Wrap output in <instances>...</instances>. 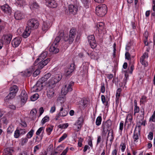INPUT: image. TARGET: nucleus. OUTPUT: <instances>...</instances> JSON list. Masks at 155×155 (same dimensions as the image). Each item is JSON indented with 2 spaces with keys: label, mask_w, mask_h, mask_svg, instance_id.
Masks as SVG:
<instances>
[{
  "label": "nucleus",
  "mask_w": 155,
  "mask_h": 155,
  "mask_svg": "<svg viewBox=\"0 0 155 155\" xmlns=\"http://www.w3.org/2000/svg\"><path fill=\"white\" fill-rule=\"evenodd\" d=\"M39 95L38 94H35L31 97V100L32 101H35L37 100L39 97Z\"/></svg>",
  "instance_id": "obj_35"
},
{
  "label": "nucleus",
  "mask_w": 155,
  "mask_h": 155,
  "mask_svg": "<svg viewBox=\"0 0 155 155\" xmlns=\"http://www.w3.org/2000/svg\"><path fill=\"white\" fill-rule=\"evenodd\" d=\"M95 11L96 14L98 16L102 17L107 13V6L104 4H100L96 7Z\"/></svg>",
  "instance_id": "obj_3"
},
{
  "label": "nucleus",
  "mask_w": 155,
  "mask_h": 155,
  "mask_svg": "<svg viewBox=\"0 0 155 155\" xmlns=\"http://www.w3.org/2000/svg\"><path fill=\"white\" fill-rule=\"evenodd\" d=\"M84 121L83 117L82 116H81L80 117L78 120L77 122V124L78 125H81L83 122Z\"/></svg>",
  "instance_id": "obj_42"
},
{
  "label": "nucleus",
  "mask_w": 155,
  "mask_h": 155,
  "mask_svg": "<svg viewBox=\"0 0 155 155\" xmlns=\"http://www.w3.org/2000/svg\"><path fill=\"white\" fill-rule=\"evenodd\" d=\"M20 39H13L12 43L13 46L15 47H18L21 42Z\"/></svg>",
  "instance_id": "obj_22"
},
{
  "label": "nucleus",
  "mask_w": 155,
  "mask_h": 155,
  "mask_svg": "<svg viewBox=\"0 0 155 155\" xmlns=\"http://www.w3.org/2000/svg\"><path fill=\"white\" fill-rule=\"evenodd\" d=\"M153 133L151 132H150L149 133V135L148 136V138L150 140H152L153 139Z\"/></svg>",
  "instance_id": "obj_62"
},
{
  "label": "nucleus",
  "mask_w": 155,
  "mask_h": 155,
  "mask_svg": "<svg viewBox=\"0 0 155 155\" xmlns=\"http://www.w3.org/2000/svg\"><path fill=\"white\" fill-rule=\"evenodd\" d=\"M74 84V82L71 81L70 82L69 84H68V87H67V88L68 90V91H72V86Z\"/></svg>",
  "instance_id": "obj_36"
},
{
  "label": "nucleus",
  "mask_w": 155,
  "mask_h": 155,
  "mask_svg": "<svg viewBox=\"0 0 155 155\" xmlns=\"http://www.w3.org/2000/svg\"><path fill=\"white\" fill-rule=\"evenodd\" d=\"M114 139L113 136V131L112 130H110L108 134L107 139L106 143H107V141L109 139L110 141H112Z\"/></svg>",
  "instance_id": "obj_21"
},
{
  "label": "nucleus",
  "mask_w": 155,
  "mask_h": 155,
  "mask_svg": "<svg viewBox=\"0 0 155 155\" xmlns=\"http://www.w3.org/2000/svg\"><path fill=\"white\" fill-rule=\"evenodd\" d=\"M69 91L67 88V86L65 85V87L62 89L61 93L63 94L64 95H65Z\"/></svg>",
  "instance_id": "obj_41"
},
{
  "label": "nucleus",
  "mask_w": 155,
  "mask_h": 155,
  "mask_svg": "<svg viewBox=\"0 0 155 155\" xmlns=\"http://www.w3.org/2000/svg\"><path fill=\"white\" fill-rule=\"evenodd\" d=\"M0 122L4 124H6L8 123V120L5 117H4L1 119Z\"/></svg>",
  "instance_id": "obj_53"
},
{
  "label": "nucleus",
  "mask_w": 155,
  "mask_h": 155,
  "mask_svg": "<svg viewBox=\"0 0 155 155\" xmlns=\"http://www.w3.org/2000/svg\"><path fill=\"white\" fill-rule=\"evenodd\" d=\"M13 128L11 127H9L7 129V132L8 134H11L13 131Z\"/></svg>",
  "instance_id": "obj_64"
},
{
  "label": "nucleus",
  "mask_w": 155,
  "mask_h": 155,
  "mask_svg": "<svg viewBox=\"0 0 155 155\" xmlns=\"http://www.w3.org/2000/svg\"><path fill=\"white\" fill-rule=\"evenodd\" d=\"M81 1L86 8L88 7L90 3V0H81Z\"/></svg>",
  "instance_id": "obj_32"
},
{
  "label": "nucleus",
  "mask_w": 155,
  "mask_h": 155,
  "mask_svg": "<svg viewBox=\"0 0 155 155\" xmlns=\"http://www.w3.org/2000/svg\"><path fill=\"white\" fill-rule=\"evenodd\" d=\"M111 123L110 120H107V121L103 123L102 128L103 129V134L106 135L107 131H109V130L110 128Z\"/></svg>",
  "instance_id": "obj_5"
},
{
  "label": "nucleus",
  "mask_w": 155,
  "mask_h": 155,
  "mask_svg": "<svg viewBox=\"0 0 155 155\" xmlns=\"http://www.w3.org/2000/svg\"><path fill=\"white\" fill-rule=\"evenodd\" d=\"M51 22L48 21H44L42 27V30L46 32L51 26Z\"/></svg>",
  "instance_id": "obj_10"
},
{
  "label": "nucleus",
  "mask_w": 155,
  "mask_h": 155,
  "mask_svg": "<svg viewBox=\"0 0 155 155\" xmlns=\"http://www.w3.org/2000/svg\"><path fill=\"white\" fill-rule=\"evenodd\" d=\"M130 68L128 69V70H129V72L130 74H132L134 69V66L133 64H130Z\"/></svg>",
  "instance_id": "obj_59"
},
{
  "label": "nucleus",
  "mask_w": 155,
  "mask_h": 155,
  "mask_svg": "<svg viewBox=\"0 0 155 155\" xmlns=\"http://www.w3.org/2000/svg\"><path fill=\"white\" fill-rule=\"evenodd\" d=\"M41 147V145H38L35 146L34 147V153H35L36 151L37 150H39L40 148Z\"/></svg>",
  "instance_id": "obj_60"
},
{
  "label": "nucleus",
  "mask_w": 155,
  "mask_h": 155,
  "mask_svg": "<svg viewBox=\"0 0 155 155\" xmlns=\"http://www.w3.org/2000/svg\"><path fill=\"white\" fill-rule=\"evenodd\" d=\"M34 130H31L27 134V137L28 138H30L32 136L33 134Z\"/></svg>",
  "instance_id": "obj_50"
},
{
  "label": "nucleus",
  "mask_w": 155,
  "mask_h": 155,
  "mask_svg": "<svg viewBox=\"0 0 155 155\" xmlns=\"http://www.w3.org/2000/svg\"><path fill=\"white\" fill-rule=\"evenodd\" d=\"M102 121V117L101 116H99L97 117L96 121V125L98 126L100 125Z\"/></svg>",
  "instance_id": "obj_34"
},
{
  "label": "nucleus",
  "mask_w": 155,
  "mask_h": 155,
  "mask_svg": "<svg viewBox=\"0 0 155 155\" xmlns=\"http://www.w3.org/2000/svg\"><path fill=\"white\" fill-rule=\"evenodd\" d=\"M120 147H121V151L123 152H124L126 147L125 143H121L120 145Z\"/></svg>",
  "instance_id": "obj_46"
},
{
  "label": "nucleus",
  "mask_w": 155,
  "mask_h": 155,
  "mask_svg": "<svg viewBox=\"0 0 155 155\" xmlns=\"http://www.w3.org/2000/svg\"><path fill=\"white\" fill-rule=\"evenodd\" d=\"M38 25V21L35 18H32L28 21L26 27L31 30L37 28Z\"/></svg>",
  "instance_id": "obj_4"
},
{
  "label": "nucleus",
  "mask_w": 155,
  "mask_h": 155,
  "mask_svg": "<svg viewBox=\"0 0 155 155\" xmlns=\"http://www.w3.org/2000/svg\"><path fill=\"white\" fill-rule=\"evenodd\" d=\"M47 90L46 95L48 98L51 99L55 95L54 90L52 87H48Z\"/></svg>",
  "instance_id": "obj_8"
},
{
  "label": "nucleus",
  "mask_w": 155,
  "mask_h": 155,
  "mask_svg": "<svg viewBox=\"0 0 155 155\" xmlns=\"http://www.w3.org/2000/svg\"><path fill=\"white\" fill-rule=\"evenodd\" d=\"M50 59L49 58H47L44 61H39L38 62H37V64H38V68L39 69H41L45 65H46L50 61Z\"/></svg>",
  "instance_id": "obj_7"
},
{
  "label": "nucleus",
  "mask_w": 155,
  "mask_h": 155,
  "mask_svg": "<svg viewBox=\"0 0 155 155\" xmlns=\"http://www.w3.org/2000/svg\"><path fill=\"white\" fill-rule=\"evenodd\" d=\"M79 140H78V145L79 147H81L82 145V142L83 141V139L81 137L78 138Z\"/></svg>",
  "instance_id": "obj_57"
},
{
  "label": "nucleus",
  "mask_w": 155,
  "mask_h": 155,
  "mask_svg": "<svg viewBox=\"0 0 155 155\" xmlns=\"http://www.w3.org/2000/svg\"><path fill=\"white\" fill-rule=\"evenodd\" d=\"M155 122V110L154 111L153 114L149 119V121Z\"/></svg>",
  "instance_id": "obj_51"
},
{
  "label": "nucleus",
  "mask_w": 155,
  "mask_h": 155,
  "mask_svg": "<svg viewBox=\"0 0 155 155\" xmlns=\"http://www.w3.org/2000/svg\"><path fill=\"white\" fill-rule=\"evenodd\" d=\"M90 42V44L91 47L93 48H94L97 46L95 39H89L88 41Z\"/></svg>",
  "instance_id": "obj_23"
},
{
  "label": "nucleus",
  "mask_w": 155,
  "mask_h": 155,
  "mask_svg": "<svg viewBox=\"0 0 155 155\" xmlns=\"http://www.w3.org/2000/svg\"><path fill=\"white\" fill-rule=\"evenodd\" d=\"M35 85L37 87L40 91L42 89L43 85V84L41 82H40V81H38Z\"/></svg>",
  "instance_id": "obj_31"
},
{
  "label": "nucleus",
  "mask_w": 155,
  "mask_h": 155,
  "mask_svg": "<svg viewBox=\"0 0 155 155\" xmlns=\"http://www.w3.org/2000/svg\"><path fill=\"white\" fill-rule=\"evenodd\" d=\"M49 51L53 54H56L59 52V50L58 48H57V47L54 45H51L49 49Z\"/></svg>",
  "instance_id": "obj_17"
},
{
  "label": "nucleus",
  "mask_w": 155,
  "mask_h": 155,
  "mask_svg": "<svg viewBox=\"0 0 155 155\" xmlns=\"http://www.w3.org/2000/svg\"><path fill=\"white\" fill-rule=\"evenodd\" d=\"M37 113V110L36 109H32L30 112V114L33 116V117H35Z\"/></svg>",
  "instance_id": "obj_52"
},
{
  "label": "nucleus",
  "mask_w": 155,
  "mask_h": 155,
  "mask_svg": "<svg viewBox=\"0 0 155 155\" xmlns=\"http://www.w3.org/2000/svg\"><path fill=\"white\" fill-rule=\"evenodd\" d=\"M140 61L143 65L145 66H147L148 65V63L147 61L144 60V59H143L142 58H140Z\"/></svg>",
  "instance_id": "obj_49"
},
{
  "label": "nucleus",
  "mask_w": 155,
  "mask_h": 155,
  "mask_svg": "<svg viewBox=\"0 0 155 155\" xmlns=\"http://www.w3.org/2000/svg\"><path fill=\"white\" fill-rule=\"evenodd\" d=\"M46 3L52 8H55L57 6V3L54 0H45Z\"/></svg>",
  "instance_id": "obj_15"
},
{
  "label": "nucleus",
  "mask_w": 155,
  "mask_h": 155,
  "mask_svg": "<svg viewBox=\"0 0 155 155\" xmlns=\"http://www.w3.org/2000/svg\"><path fill=\"white\" fill-rule=\"evenodd\" d=\"M139 111L140 109L139 107L138 106L134 107V115H135L136 113H139Z\"/></svg>",
  "instance_id": "obj_56"
},
{
  "label": "nucleus",
  "mask_w": 155,
  "mask_h": 155,
  "mask_svg": "<svg viewBox=\"0 0 155 155\" xmlns=\"http://www.w3.org/2000/svg\"><path fill=\"white\" fill-rule=\"evenodd\" d=\"M57 82H55L54 79L53 77L49 81V86L48 87H54L55 85Z\"/></svg>",
  "instance_id": "obj_26"
},
{
  "label": "nucleus",
  "mask_w": 155,
  "mask_h": 155,
  "mask_svg": "<svg viewBox=\"0 0 155 155\" xmlns=\"http://www.w3.org/2000/svg\"><path fill=\"white\" fill-rule=\"evenodd\" d=\"M76 34V30L74 28L70 29L69 32V38H74Z\"/></svg>",
  "instance_id": "obj_19"
},
{
  "label": "nucleus",
  "mask_w": 155,
  "mask_h": 155,
  "mask_svg": "<svg viewBox=\"0 0 155 155\" xmlns=\"http://www.w3.org/2000/svg\"><path fill=\"white\" fill-rule=\"evenodd\" d=\"M97 53L95 52H93L91 54V59H98L97 56Z\"/></svg>",
  "instance_id": "obj_47"
},
{
  "label": "nucleus",
  "mask_w": 155,
  "mask_h": 155,
  "mask_svg": "<svg viewBox=\"0 0 155 155\" xmlns=\"http://www.w3.org/2000/svg\"><path fill=\"white\" fill-rule=\"evenodd\" d=\"M21 135L18 130L17 129L15 132L14 136L15 138H18Z\"/></svg>",
  "instance_id": "obj_45"
},
{
  "label": "nucleus",
  "mask_w": 155,
  "mask_h": 155,
  "mask_svg": "<svg viewBox=\"0 0 155 155\" xmlns=\"http://www.w3.org/2000/svg\"><path fill=\"white\" fill-rule=\"evenodd\" d=\"M31 69H29L26 70L24 73V75L26 77L30 76L32 74L33 70H32Z\"/></svg>",
  "instance_id": "obj_27"
},
{
  "label": "nucleus",
  "mask_w": 155,
  "mask_h": 155,
  "mask_svg": "<svg viewBox=\"0 0 155 155\" xmlns=\"http://www.w3.org/2000/svg\"><path fill=\"white\" fill-rule=\"evenodd\" d=\"M136 127H135L133 137L134 139V141L137 142V140H138L139 139V136L138 133H136Z\"/></svg>",
  "instance_id": "obj_29"
},
{
  "label": "nucleus",
  "mask_w": 155,
  "mask_h": 155,
  "mask_svg": "<svg viewBox=\"0 0 155 155\" xmlns=\"http://www.w3.org/2000/svg\"><path fill=\"white\" fill-rule=\"evenodd\" d=\"M49 120V117L46 116L42 119L41 121V123L42 124H44L45 123L48 121Z\"/></svg>",
  "instance_id": "obj_43"
},
{
  "label": "nucleus",
  "mask_w": 155,
  "mask_h": 155,
  "mask_svg": "<svg viewBox=\"0 0 155 155\" xmlns=\"http://www.w3.org/2000/svg\"><path fill=\"white\" fill-rule=\"evenodd\" d=\"M30 8L31 9H38L39 6L38 4L36 2L33 1L31 3Z\"/></svg>",
  "instance_id": "obj_24"
},
{
  "label": "nucleus",
  "mask_w": 155,
  "mask_h": 155,
  "mask_svg": "<svg viewBox=\"0 0 155 155\" xmlns=\"http://www.w3.org/2000/svg\"><path fill=\"white\" fill-rule=\"evenodd\" d=\"M75 65L74 63L71 64L69 68L66 69L65 71V75L67 76L70 75L74 71Z\"/></svg>",
  "instance_id": "obj_12"
},
{
  "label": "nucleus",
  "mask_w": 155,
  "mask_h": 155,
  "mask_svg": "<svg viewBox=\"0 0 155 155\" xmlns=\"http://www.w3.org/2000/svg\"><path fill=\"white\" fill-rule=\"evenodd\" d=\"M121 91V89L120 88H118L117 90L116 93V99H117L118 100L119 98Z\"/></svg>",
  "instance_id": "obj_39"
},
{
  "label": "nucleus",
  "mask_w": 155,
  "mask_h": 155,
  "mask_svg": "<svg viewBox=\"0 0 155 155\" xmlns=\"http://www.w3.org/2000/svg\"><path fill=\"white\" fill-rule=\"evenodd\" d=\"M31 31L28 28H27L22 35V37L24 38H27L30 35Z\"/></svg>",
  "instance_id": "obj_18"
},
{
  "label": "nucleus",
  "mask_w": 155,
  "mask_h": 155,
  "mask_svg": "<svg viewBox=\"0 0 155 155\" xmlns=\"http://www.w3.org/2000/svg\"><path fill=\"white\" fill-rule=\"evenodd\" d=\"M16 5L21 7L25 4V2L24 0H16Z\"/></svg>",
  "instance_id": "obj_28"
},
{
  "label": "nucleus",
  "mask_w": 155,
  "mask_h": 155,
  "mask_svg": "<svg viewBox=\"0 0 155 155\" xmlns=\"http://www.w3.org/2000/svg\"><path fill=\"white\" fill-rule=\"evenodd\" d=\"M147 97L144 96H142V98L140 99V103L141 104H143L144 102L146 101Z\"/></svg>",
  "instance_id": "obj_58"
},
{
  "label": "nucleus",
  "mask_w": 155,
  "mask_h": 155,
  "mask_svg": "<svg viewBox=\"0 0 155 155\" xmlns=\"http://www.w3.org/2000/svg\"><path fill=\"white\" fill-rule=\"evenodd\" d=\"M104 24L103 22H100L97 23V27L99 32H101L104 29Z\"/></svg>",
  "instance_id": "obj_16"
},
{
  "label": "nucleus",
  "mask_w": 155,
  "mask_h": 155,
  "mask_svg": "<svg viewBox=\"0 0 155 155\" xmlns=\"http://www.w3.org/2000/svg\"><path fill=\"white\" fill-rule=\"evenodd\" d=\"M12 35L11 34H7L4 35L2 38L4 39H12Z\"/></svg>",
  "instance_id": "obj_44"
},
{
  "label": "nucleus",
  "mask_w": 155,
  "mask_h": 155,
  "mask_svg": "<svg viewBox=\"0 0 155 155\" xmlns=\"http://www.w3.org/2000/svg\"><path fill=\"white\" fill-rule=\"evenodd\" d=\"M21 105H23L26 103L28 99V95L27 93L25 90H22L21 94Z\"/></svg>",
  "instance_id": "obj_6"
},
{
  "label": "nucleus",
  "mask_w": 155,
  "mask_h": 155,
  "mask_svg": "<svg viewBox=\"0 0 155 155\" xmlns=\"http://www.w3.org/2000/svg\"><path fill=\"white\" fill-rule=\"evenodd\" d=\"M68 113V111L67 110H64L63 108H62L59 113L58 115L60 117H65Z\"/></svg>",
  "instance_id": "obj_20"
},
{
  "label": "nucleus",
  "mask_w": 155,
  "mask_h": 155,
  "mask_svg": "<svg viewBox=\"0 0 155 155\" xmlns=\"http://www.w3.org/2000/svg\"><path fill=\"white\" fill-rule=\"evenodd\" d=\"M40 71L39 69L38 68V69L36 70L33 74V75L34 77H36L40 73Z\"/></svg>",
  "instance_id": "obj_54"
},
{
  "label": "nucleus",
  "mask_w": 155,
  "mask_h": 155,
  "mask_svg": "<svg viewBox=\"0 0 155 155\" xmlns=\"http://www.w3.org/2000/svg\"><path fill=\"white\" fill-rule=\"evenodd\" d=\"M53 78L55 81V82H58L62 78V75L61 74H58L55 75Z\"/></svg>",
  "instance_id": "obj_25"
},
{
  "label": "nucleus",
  "mask_w": 155,
  "mask_h": 155,
  "mask_svg": "<svg viewBox=\"0 0 155 155\" xmlns=\"http://www.w3.org/2000/svg\"><path fill=\"white\" fill-rule=\"evenodd\" d=\"M47 55V52L46 51H45L41 54L39 58H37L34 64V66H36L37 64V62H38L39 61H43L46 57Z\"/></svg>",
  "instance_id": "obj_11"
},
{
  "label": "nucleus",
  "mask_w": 155,
  "mask_h": 155,
  "mask_svg": "<svg viewBox=\"0 0 155 155\" xmlns=\"http://www.w3.org/2000/svg\"><path fill=\"white\" fill-rule=\"evenodd\" d=\"M101 98L102 103L105 104L106 106H107L108 104V102L107 101L105 96L104 95H102L101 96Z\"/></svg>",
  "instance_id": "obj_33"
},
{
  "label": "nucleus",
  "mask_w": 155,
  "mask_h": 155,
  "mask_svg": "<svg viewBox=\"0 0 155 155\" xmlns=\"http://www.w3.org/2000/svg\"><path fill=\"white\" fill-rule=\"evenodd\" d=\"M140 113H141V114L137 118V122L136 127V128L137 127L138 128V132L139 134H140L141 126L143 125L145 126L146 123V120H144V110L143 109L141 110Z\"/></svg>",
  "instance_id": "obj_1"
},
{
  "label": "nucleus",
  "mask_w": 155,
  "mask_h": 155,
  "mask_svg": "<svg viewBox=\"0 0 155 155\" xmlns=\"http://www.w3.org/2000/svg\"><path fill=\"white\" fill-rule=\"evenodd\" d=\"M14 17L16 19L18 20L23 19L24 17V15L20 11H17L14 14Z\"/></svg>",
  "instance_id": "obj_14"
},
{
  "label": "nucleus",
  "mask_w": 155,
  "mask_h": 155,
  "mask_svg": "<svg viewBox=\"0 0 155 155\" xmlns=\"http://www.w3.org/2000/svg\"><path fill=\"white\" fill-rule=\"evenodd\" d=\"M67 136V135L66 134H64L62 137L60 138L58 140V142H60L64 139H65Z\"/></svg>",
  "instance_id": "obj_55"
},
{
  "label": "nucleus",
  "mask_w": 155,
  "mask_h": 155,
  "mask_svg": "<svg viewBox=\"0 0 155 155\" xmlns=\"http://www.w3.org/2000/svg\"><path fill=\"white\" fill-rule=\"evenodd\" d=\"M60 39H55L52 45H54L56 47H57V46L58 45V43L60 41Z\"/></svg>",
  "instance_id": "obj_61"
},
{
  "label": "nucleus",
  "mask_w": 155,
  "mask_h": 155,
  "mask_svg": "<svg viewBox=\"0 0 155 155\" xmlns=\"http://www.w3.org/2000/svg\"><path fill=\"white\" fill-rule=\"evenodd\" d=\"M68 10L70 13L74 15L77 13L78 10V7L76 5H70L68 6Z\"/></svg>",
  "instance_id": "obj_9"
},
{
  "label": "nucleus",
  "mask_w": 155,
  "mask_h": 155,
  "mask_svg": "<svg viewBox=\"0 0 155 155\" xmlns=\"http://www.w3.org/2000/svg\"><path fill=\"white\" fill-rule=\"evenodd\" d=\"M35 85L37 87L40 91L42 89L43 85V84L41 82H40V81H38Z\"/></svg>",
  "instance_id": "obj_30"
},
{
  "label": "nucleus",
  "mask_w": 155,
  "mask_h": 155,
  "mask_svg": "<svg viewBox=\"0 0 155 155\" xmlns=\"http://www.w3.org/2000/svg\"><path fill=\"white\" fill-rule=\"evenodd\" d=\"M58 39H63L65 38L64 36V33L62 32L59 31L58 34V36L56 37Z\"/></svg>",
  "instance_id": "obj_37"
},
{
  "label": "nucleus",
  "mask_w": 155,
  "mask_h": 155,
  "mask_svg": "<svg viewBox=\"0 0 155 155\" xmlns=\"http://www.w3.org/2000/svg\"><path fill=\"white\" fill-rule=\"evenodd\" d=\"M68 126V123L61 124L58 126V127L61 129H65L67 128Z\"/></svg>",
  "instance_id": "obj_40"
},
{
  "label": "nucleus",
  "mask_w": 155,
  "mask_h": 155,
  "mask_svg": "<svg viewBox=\"0 0 155 155\" xmlns=\"http://www.w3.org/2000/svg\"><path fill=\"white\" fill-rule=\"evenodd\" d=\"M132 117L131 115L130 114H128L126 119L125 123L127 122V120H129V121L131 122V120H132Z\"/></svg>",
  "instance_id": "obj_63"
},
{
  "label": "nucleus",
  "mask_w": 155,
  "mask_h": 155,
  "mask_svg": "<svg viewBox=\"0 0 155 155\" xmlns=\"http://www.w3.org/2000/svg\"><path fill=\"white\" fill-rule=\"evenodd\" d=\"M1 8L2 10L6 14H10L11 12V8L7 4H6L2 6Z\"/></svg>",
  "instance_id": "obj_13"
},
{
  "label": "nucleus",
  "mask_w": 155,
  "mask_h": 155,
  "mask_svg": "<svg viewBox=\"0 0 155 155\" xmlns=\"http://www.w3.org/2000/svg\"><path fill=\"white\" fill-rule=\"evenodd\" d=\"M31 92H33L40 91L39 90L35 85L31 88Z\"/></svg>",
  "instance_id": "obj_48"
},
{
  "label": "nucleus",
  "mask_w": 155,
  "mask_h": 155,
  "mask_svg": "<svg viewBox=\"0 0 155 155\" xmlns=\"http://www.w3.org/2000/svg\"><path fill=\"white\" fill-rule=\"evenodd\" d=\"M5 153L7 154H10L12 153L13 152V150L11 148H7L5 149Z\"/></svg>",
  "instance_id": "obj_38"
},
{
  "label": "nucleus",
  "mask_w": 155,
  "mask_h": 155,
  "mask_svg": "<svg viewBox=\"0 0 155 155\" xmlns=\"http://www.w3.org/2000/svg\"><path fill=\"white\" fill-rule=\"evenodd\" d=\"M18 90V87L15 85L11 87L9 89L10 93L5 98V101L8 102L9 100L13 98Z\"/></svg>",
  "instance_id": "obj_2"
}]
</instances>
